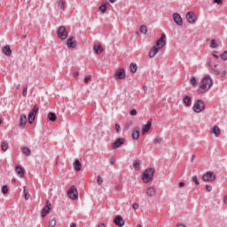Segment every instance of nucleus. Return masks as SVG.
<instances>
[{
  "label": "nucleus",
  "instance_id": "7c9ffc66",
  "mask_svg": "<svg viewBox=\"0 0 227 227\" xmlns=\"http://www.w3.org/2000/svg\"><path fill=\"white\" fill-rule=\"evenodd\" d=\"M129 70H130L131 74H136V72H137V65L131 63L129 66Z\"/></svg>",
  "mask_w": 227,
  "mask_h": 227
},
{
  "label": "nucleus",
  "instance_id": "f8f14e48",
  "mask_svg": "<svg viewBox=\"0 0 227 227\" xmlns=\"http://www.w3.org/2000/svg\"><path fill=\"white\" fill-rule=\"evenodd\" d=\"M114 223L116 226L123 227V226H125V220H123V217H121V216H120V215H117V216H115V218L114 219Z\"/></svg>",
  "mask_w": 227,
  "mask_h": 227
},
{
  "label": "nucleus",
  "instance_id": "dca6fc26",
  "mask_svg": "<svg viewBox=\"0 0 227 227\" xmlns=\"http://www.w3.org/2000/svg\"><path fill=\"white\" fill-rule=\"evenodd\" d=\"M51 212V202L46 200V206L42 210V217H45Z\"/></svg>",
  "mask_w": 227,
  "mask_h": 227
},
{
  "label": "nucleus",
  "instance_id": "ea45409f",
  "mask_svg": "<svg viewBox=\"0 0 227 227\" xmlns=\"http://www.w3.org/2000/svg\"><path fill=\"white\" fill-rule=\"evenodd\" d=\"M192 182H194V184H195L196 185H200V181L198 180V176H193L192 177Z\"/></svg>",
  "mask_w": 227,
  "mask_h": 227
},
{
  "label": "nucleus",
  "instance_id": "f03ea898",
  "mask_svg": "<svg viewBox=\"0 0 227 227\" xmlns=\"http://www.w3.org/2000/svg\"><path fill=\"white\" fill-rule=\"evenodd\" d=\"M164 45H166V34H161L160 38L156 42V45L153 46L149 51V58H155Z\"/></svg>",
  "mask_w": 227,
  "mask_h": 227
},
{
  "label": "nucleus",
  "instance_id": "052dcab7",
  "mask_svg": "<svg viewBox=\"0 0 227 227\" xmlns=\"http://www.w3.org/2000/svg\"><path fill=\"white\" fill-rule=\"evenodd\" d=\"M223 203L227 205V195L223 198Z\"/></svg>",
  "mask_w": 227,
  "mask_h": 227
},
{
  "label": "nucleus",
  "instance_id": "1a4fd4ad",
  "mask_svg": "<svg viewBox=\"0 0 227 227\" xmlns=\"http://www.w3.org/2000/svg\"><path fill=\"white\" fill-rule=\"evenodd\" d=\"M67 195L70 200H77L79 198V192H77V188L75 186H71L67 191Z\"/></svg>",
  "mask_w": 227,
  "mask_h": 227
},
{
  "label": "nucleus",
  "instance_id": "2f4dec72",
  "mask_svg": "<svg viewBox=\"0 0 227 227\" xmlns=\"http://www.w3.org/2000/svg\"><path fill=\"white\" fill-rule=\"evenodd\" d=\"M209 47L210 49H217L219 47V44L217 43V41L215 39H212Z\"/></svg>",
  "mask_w": 227,
  "mask_h": 227
},
{
  "label": "nucleus",
  "instance_id": "9b49d317",
  "mask_svg": "<svg viewBox=\"0 0 227 227\" xmlns=\"http://www.w3.org/2000/svg\"><path fill=\"white\" fill-rule=\"evenodd\" d=\"M173 20L175 24H176L177 26H184V21L182 20V16L180 15V13L175 12L173 14Z\"/></svg>",
  "mask_w": 227,
  "mask_h": 227
},
{
  "label": "nucleus",
  "instance_id": "c756f323",
  "mask_svg": "<svg viewBox=\"0 0 227 227\" xmlns=\"http://www.w3.org/2000/svg\"><path fill=\"white\" fill-rule=\"evenodd\" d=\"M94 51L96 54H101V52H103L104 51V48L102 47V45H94Z\"/></svg>",
  "mask_w": 227,
  "mask_h": 227
},
{
  "label": "nucleus",
  "instance_id": "13d9d810",
  "mask_svg": "<svg viewBox=\"0 0 227 227\" xmlns=\"http://www.w3.org/2000/svg\"><path fill=\"white\" fill-rule=\"evenodd\" d=\"M74 77H79V72H77V71L74 72Z\"/></svg>",
  "mask_w": 227,
  "mask_h": 227
},
{
  "label": "nucleus",
  "instance_id": "423d86ee",
  "mask_svg": "<svg viewBox=\"0 0 227 227\" xmlns=\"http://www.w3.org/2000/svg\"><path fill=\"white\" fill-rule=\"evenodd\" d=\"M57 35L60 40H67V38H68V31H67V28L64 26L59 27Z\"/></svg>",
  "mask_w": 227,
  "mask_h": 227
},
{
  "label": "nucleus",
  "instance_id": "5701e85b",
  "mask_svg": "<svg viewBox=\"0 0 227 227\" xmlns=\"http://www.w3.org/2000/svg\"><path fill=\"white\" fill-rule=\"evenodd\" d=\"M16 173L20 176V178H24V168L20 166H16Z\"/></svg>",
  "mask_w": 227,
  "mask_h": 227
},
{
  "label": "nucleus",
  "instance_id": "e2e57ef3",
  "mask_svg": "<svg viewBox=\"0 0 227 227\" xmlns=\"http://www.w3.org/2000/svg\"><path fill=\"white\" fill-rule=\"evenodd\" d=\"M98 227H106V223H100V224L98 225Z\"/></svg>",
  "mask_w": 227,
  "mask_h": 227
},
{
  "label": "nucleus",
  "instance_id": "20e7f679",
  "mask_svg": "<svg viewBox=\"0 0 227 227\" xmlns=\"http://www.w3.org/2000/svg\"><path fill=\"white\" fill-rule=\"evenodd\" d=\"M206 67L208 68L210 74H214V75H220L221 72L215 69L217 68V64L212 65V59L208 58L206 62Z\"/></svg>",
  "mask_w": 227,
  "mask_h": 227
},
{
  "label": "nucleus",
  "instance_id": "a878e982",
  "mask_svg": "<svg viewBox=\"0 0 227 227\" xmlns=\"http://www.w3.org/2000/svg\"><path fill=\"white\" fill-rule=\"evenodd\" d=\"M74 168L76 171H81L82 165L81 164V161L79 160H75L74 162Z\"/></svg>",
  "mask_w": 227,
  "mask_h": 227
},
{
  "label": "nucleus",
  "instance_id": "69168bd1",
  "mask_svg": "<svg viewBox=\"0 0 227 227\" xmlns=\"http://www.w3.org/2000/svg\"><path fill=\"white\" fill-rule=\"evenodd\" d=\"M110 3H116V0H109Z\"/></svg>",
  "mask_w": 227,
  "mask_h": 227
},
{
  "label": "nucleus",
  "instance_id": "2eb2a0df",
  "mask_svg": "<svg viewBox=\"0 0 227 227\" xmlns=\"http://www.w3.org/2000/svg\"><path fill=\"white\" fill-rule=\"evenodd\" d=\"M67 46L68 47V49H75V37H69L67 41Z\"/></svg>",
  "mask_w": 227,
  "mask_h": 227
},
{
  "label": "nucleus",
  "instance_id": "c85d7f7f",
  "mask_svg": "<svg viewBox=\"0 0 227 227\" xmlns=\"http://www.w3.org/2000/svg\"><path fill=\"white\" fill-rule=\"evenodd\" d=\"M48 120H50V121H56V120H58V116L54 113H49Z\"/></svg>",
  "mask_w": 227,
  "mask_h": 227
},
{
  "label": "nucleus",
  "instance_id": "a19ab883",
  "mask_svg": "<svg viewBox=\"0 0 227 227\" xmlns=\"http://www.w3.org/2000/svg\"><path fill=\"white\" fill-rule=\"evenodd\" d=\"M154 145H160L162 143V138L160 137H156L153 141Z\"/></svg>",
  "mask_w": 227,
  "mask_h": 227
},
{
  "label": "nucleus",
  "instance_id": "f3484780",
  "mask_svg": "<svg viewBox=\"0 0 227 227\" xmlns=\"http://www.w3.org/2000/svg\"><path fill=\"white\" fill-rule=\"evenodd\" d=\"M140 134H141V129H139L138 127H136L131 134L132 139H134L135 141H137V139H139Z\"/></svg>",
  "mask_w": 227,
  "mask_h": 227
},
{
  "label": "nucleus",
  "instance_id": "6e6552de",
  "mask_svg": "<svg viewBox=\"0 0 227 227\" xmlns=\"http://www.w3.org/2000/svg\"><path fill=\"white\" fill-rule=\"evenodd\" d=\"M215 178H217V176L212 171H207L202 176V180L204 182H214V180H215Z\"/></svg>",
  "mask_w": 227,
  "mask_h": 227
},
{
  "label": "nucleus",
  "instance_id": "6e6d98bb",
  "mask_svg": "<svg viewBox=\"0 0 227 227\" xmlns=\"http://www.w3.org/2000/svg\"><path fill=\"white\" fill-rule=\"evenodd\" d=\"M115 129L117 132H120V125L119 124H115Z\"/></svg>",
  "mask_w": 227,
  "mask_h": 227
},
{
  "label": "nucleus",
  "instance_id": "de8ad7c7",
  "mask_svg": "<svg viewBox=\"0 0 227 227\" xmlns=\"http://www.w3.org/2000/svg\"><path fill=\"white\" fill-rule=\"evenodd\" d=\"M206 191H207V192H212V185L207 184L206 185Z\"/></svg>",
  "mask_w": 227,
  "mask_h": 227
},
{
  "label": "nucleus",
  "instance_id": "c03bdc74",
  "mask_svg": "<svg viewBox=\"0 0 227 227\" xmlns=\"http://www.w3.org/2000/svg\"><path fill=\"white\" fill-rule=\"evenodd\" d=\"M98 185H102V184L104 183V179H102V176H98Z\"/></svg>",
  "mask_w": 227,
  "mask_h": 227
},
{
  "label": "nucleus",
  "instance_id": "72a5a7b5",
  "mask_svg": "<svg viewBox=\"0 0 227 227\" xmlns=\"http://www.w3.org/2000/svg\"><path fill=\"white\" fill-rule=\"evenodd\" d=\"M27 187L24 186L23 187V192H24V196H25V200H27L30 198L29 192H27Z\"/></svg>",
  "mask_w": 227,
  "mask_h": 227
},
{
  "label": "nucleus",
  "instance_id": "680f3d73",
  "mask_svg": "<svg viewBox=\"0 0 227 227\" xmlns=\"http://www.w3.org/2000/svg\"><path fill=\"white\" fill-rule=\"evenodd\" d=\"M70 227H77V225H76L75 223H72L70 224Z\"/></svg>",
  "mask_w": 227,
  "mask_h": 227
},
{
  "label": "nucleus",
  "instance_id": "412c9836",
  "mask_svg": "<svg viewBox=\"0 0 227 227\" xmlns=\"http://www.w3.org/2000/svg\"><path fill=\"white\" fill-rule=\"evenodd\" d=\"M211 134H215V137H219L221 136V129H219V126H214L211 129Z\"/></svg>",
  "mask_w": 227,
  "mask_h": 227
},
{
  "label": "nucleus",
  "instance_id": "79ce46f5",
  "mask_svg": "<svg viewBox=\"0 0 227 227\" xmlns=\"http://www.w3.org/2000/svg\"><path fill=\"white\" fill-rule=\"evenodd\" d=\"M3 194H8V185L2 186Z\"/></svg>",
  "mask_w": 227,
  "mask_h": 227
},
{
  "label": "nucleus",
  "instance_id": "864d4df0",
  "mask_svg": "<svg viewBox=\"0 0 227 227\" xmlns=\"http://www.w3.org/2000/svg\"><path fill=\"white\" fill-rule=\"evenodd\" d=\"M213 58H215V59H219V55L215 54V53H212Z\"/></svg>",
  "mask_w": 227,
  "mask_h": 227
},
{
  "label": "nucleus",
  "instance_id": "bb28decb",
  "mask_svg": "<svg viewBox=\"0 0 227 227\" xmlns=\"http://www.w3.org/2000/svg\"><path fill=\"white\" fill-rule=\"evenodd\" d=\"M21 151L23 155H26L27 157L31 156V149H29V147H22Z\"/></svg>",
  "mask_w": 227,
  "mask_h": 227
},
{
  "label": "nucleus",
  "instance_id": "a18cd8bd",
  "mask_svg": "<svg viewBox=\"0 0 227 227\" xmlns=\"http://www.w3.org/2000/svg\"><path fill=\"white\" fill-rule=\"evenodd\" d=\"M129 114H130V116H136V115L137 114V110L132 109V110L129 112Z\"/></svg>",
  "mask_w": 227,
  "mask_h": 227
},
{
  "label": "nucleus",
  "instance_id": "ddd939ff",
  "mask_svg": "<svg viewBox=\"0 0 227 227\" xmlns=\"http://www.w3.org/2000/svg\"><path fill=\"white\" fill-rule=\"evenodd\" d=\"M186 20L189 24H194L196 22V14L194 12H188L186 14Z\"/></svg>",
  "mask_w": 227,
  "mask_h": 227
},
{
  "label": "nucleus",
  "instance_id": "c9c22d12",
  "mask_svg": "<svg viewBox=\"0 0 227 227\" xmlns=\"http://www.w3.org/2000/svg\"><path fill=\"white\" fill-rule=\"evenodd\" d=\"M1 149L3 152H6L8 150V142L4 141L2 143Z\"/></svg>",
  "mask_w": 227,
  "mask_h": 227
},
{
  "label": "nucleus",
  "instance_id": "4d7b16f0",
  "mask_svg": "<svg viewBox=\"0 0 227 227\" xmlns=\"http://www.w3.org/2000/svg\"><path fill=\"white\" fill-rule=\"evenodd\" d=\"M184 185H185V183H184V182L179 183V187H184Z\"/></svg>",
  "mask_w": 227,
  "mask_h": 227
},
{
  "label": "nucleus",
  "instance_id": "aec40b11",
  "mask_svg": "<svg viewBox=\"0 0 227 227\" xmlns=\"http://www.w3.org/2000/svg\"><path fill=\"white\" fill-rule=\"evenodd\" d=\"M152 129V121H148L146 124L142 126V134H146Z\"/></svg>",
  "mask_w": 227,
  "mask_h": 227
},
{
  "label": "nucleus",
  "instance_id": "bf43d9fd",
  "mask_svg": "<svg viewBox=\"0 0 227 227\" xmlns=\"http://www.w3.org/2000/svg\"><path fill=\"white\" fill-rule=\"evenodd\" d=\"M176 227H186L185 224H183V223H179L176 225Z\"/></svg>",
  "mask_w": 227,
  "mask_h": 227
},
{
  "label": "nucleus",
  "instance_id": "8fccbe9b",
  "mask_svg": "<svg viewBox=\"0 0 227 227\" xmlns=\"http://www.w3.org/2000/svg\"><path fill=\"white\" fill-rule=\"evenodd\" d=\"M90 81H91V76L88 75L84 78V82H90Z\"/></svg>",
  "mask_w": 227,
  "mask_h": 227
},
{
  "label": "nucleus",
  "instance_id": "473e14b6",
  "mask_svg": "<svg viewBox=\"0 0 227 227\" xmlns=\"http://www.w3.org/2000/svg\"><path fill=\"white\" fill-rule=\"evenodd\" d=\"M140 32L143 34V35H146V33H148V27L145 25H141L140 26Z\"/></svg>",
  "mask_w": 227,
  "mask_h": 227
},
{
  "label": "nucleus",
  "instance_id": "6ab92c4d",
  "mask_svg": "<svg viewBox=\"0 0 227 227\" xmlns=\"http://www.w3.org/2000/svg\"><path fill=\"white\" fill-rule=\"evenodd\" d=\"M26 123H27V117L26 114H21L20 117V129H24Z\"/></svg>",
  "mask_w": 227,
  "mask_h": 227
},
{
  "label": "nucleus",
  "instance_id": "58836bf2",
  "mask_svg": "<svg viewBox=\"0 0 227 227\" xmlns=\"http://www.w3.org/2000/svg\"><path fill=\"white\" fill-rule=\"evenodd\" d=\"M98 10H99V12H101V13H104L107 10V5H106V4L101 5V6H99Z\"/></svg>",
  "mask_w": 227,
  "mask_h": 227
},
{
  "label": "nucleus",
  "instance_id": "0eeeda50",
  "mask_svg": "<svg viewBox=\"0 0 227 227\" xmlns=\"http://www.w3.org/2000/svg\"><path fill=\"white\" fill-rule=\"evenodd\" d=\"M39 108L38 105H35L34 107L28 113V123H33L35 121V118H36V114L38 113Z\"/></svg>",
  "mask_w": 227,
  "mask_h": 227
},
{
  "label": "nucleus",
  "instance_id": "7ed1b4c3",
  "mask_svg": "<svg viewBox=\"0 0 227 227\" xmlns=\"http://www.w3.org/2000/svg\"><path fill=\"white\" fill-rule=\"evenodd\" d=\"M154 173H155V168H146L142 174V180L144 184H148V182H150V180L153 178Z\"/></svg>",
  "mask_w": 227,
  "mask_h": 227
},
{
  "label": "nucleus",
  "instance_id": "4c0bfd02",
  "mask_svg": "<svg viewBox=\"0 0 227 227\" xmlns=\"http://www.w3.org/2000/svg\"><path fill=\"white\" fill-rule=\"evenodd\" d=\"M220 58L223 61H227V51H223V54L220 55Z\"/></svg>",
  "mask_w": 227,
  "mask_h": 227
},
{
  "label": "nucleus",
  "instance_id": "b1692460",
  "mask_svg": "<svg viewBox=\"0 0 227 227\" xmlns=\"http://www.w3.org/2000/svg\"><path fill=\"white\" fill-rule=\"evenodd\" d=\"M133 168L136 169V171H139V169H141V160H135L133 161Z\"/></svg>",
  "mask_w": 227,
  "mask_h": 227
},
{
  "label": "nucleus",
  "instance_id": "a211bd4d",
  "mask_svg": "<svg viewBox=\"0 0 227 227\" xmlns=\"http://www.w3.org/2000/svg\"><path fill=\"white\" fill-rule=\"evenodd\" d=\"M183 104H184L186 107H191V106H192V98L190 96H184L183 98Z\"/></svg>",
  "mask_w": 227,
  "mask_h": 227
},
{
  "label": "nucleus",
  "instance_id": "f257e3e1",
  "mask_svg": "<svg viewBox=\"0 0 227 227\" xmlns=\"http://www.w3.org/2000/svg\"><path fill=\"white\" fill-rule=\"evenodd\" d=\"M214 86V80H212V77H210V74H207L203 77V79L200 82V84L199 86V93L200 95H203L210 90Z\"/></svg>",
  "mask_w": 227,
  "mask_h": 227
},
{
  "label": "nucleus",
  "instance_id": "393cba45",
  "mask_svg": "<svg viewBox=\"0 0 227 227\" xmlns=\"http://www.w3.org/2000/svg\"><path fill=\"white\" fill-rule=\"evenodd\" d=\"M156 194V191H155V188L150 186L147 188V191H146V195L147 196H155Z\"/></svg>",
  "mask_w": 227,
  "mask_h": 227
},
{
  "label": "nucleus",
  "instance_id": "4468645a",
  "mask_svg": "<svg viewBox=\"0 0 227 227\" xmlns=\"http://www.w3.org/2000/svg\"><path fill=\"white\" fill-rule=\"evenodd\" d=\"M121 145H125V138H118L113 143L112 146L114 150L118 149Z\"/></svg>",
  "mask_w": 227,
  "mask_h": 227
},
{
  "label": "nucleus",
  "instance_id": "3c124183",
  "mask_svg": "<svg viewBox=\"0 0 227 227\" xmlns=\"http://www.w3.org/2000/svg\"><path fill=\"white\" fill-rule=\"evenodd\" d=\"M22 95H23V97H27V88L25 87V88L23 89Z\"/></svg>",
  "mask_w": 227,
  "mask_h": 227
},
{
  "label": "nucleus",
  "instance_id": "774afa93",
  "mask_svg": "<svg viewBox=\"0 0 227 227\" xmlns=\"http://www.w3.org/2000/svg\"><path fill=\"white\" fill-rule=\"evenodd\" d=\"M1 123H3V120L2 119H0V125H1Z\"/></svg>",
  "mask_w": 227,
  "mask_h": 227
},
{
  "label": "nucleus",
  "instance_id": "f704fd0d",
  "mask_svg": "<svg viewBox=\"0 0 227 227\" xmlns=\"http://www.w3.org/2000/svg\"><path fill=\"white\" fill-rule=\"evenodd\" d=\"M48 226L49 227H54L56 226V218H51L48 222Z\"/></svg>",
  "mask_w": 227,
  "mask_h": 227
},
{
  "label": "nucleus",
  "instance_id": "338daca9",
  "mask_svg": "<svg viewBox=\"0 0 227 227\" xmlns=\"http://www.w3.org/2000/svg\"><path fill=\"white\" fill-rule=\"evenodd\" d=\"M137 227H143V226H141V224H137Z\"/></svg>",
  "mask_w": 227,
  "mask_h": 227
},
{
  "label": "nucleus",
  "instance_id": "0e129e2a",
  "mask_svg": "<svg viewBox=\"0 0 227 227\" xmlns=\"http://www.w3.org/2000/svg\"><path fill=\"white\" fill-rule=\"evenodd\" d=\"M16 88L17 90H20V84H18Z\"/></svg>",
  "mask_w": 227,
  "mask_h": 227
},
{
  "label": "nucleus",
  "instance_id": "9d476101",
  "mask_svg": "<svg viewBox=\"0 0 227 227\" xmlns=\"http://www.w3.org/2000/svg\"><path fill=\"white\" fill-rule=\"evenodd\" d=\"M115 81H120L121 79H125L127 77V74L125 73V69L120 68L118 69L114 75Z\"/></svg>",
  "mask_w": 227,
  "mask_h": 227
},
{
  "label": "nucleus",
  "instance_id": "603ef678",
  "mask_svg": "<svg viewBox=\"0 0 227 227\" xmlns=\"http://www.w3.org/2000/svg\"><path fill=\"white\" fill-rule=\"evenodd\" d=\"M215 4H223V0H214Z\"/></svg>",
  "mask_w": 227,
  "mask_h": 227
},
{
  "label": "nucleus",
  "instance_id": "37998d69",
  "mask_svg": "<svg viewBox=\"0 0 227 227\" xmlns=\"http://www.w3.org/2000/svg\"><path fill=\"white\" fill-rule=\"evenodd\" d=\"M132 125H133L132 121H129L126 123V125H125L126 130H129V129H130V127H132Z\"/></svg>",
  "mask_w": 227,
  "mask_h": 227
},
{
  "label": "nucleus",
  "instance_id": "09e8293b",
  "mask_svg": "<svg viewBox=\"0 0 227 227\" xmlns=\"http://www.w3.org/2000/svg\"><path fill=\"white\" fill-rule=\"evenodd\" d=\"M132 207H133V210H137V208H139V204L134 203V204L132 205Z\"/></svg>",
  "mask_w": 227,
  "mask_h": 227
},
{
  "label": "nucleus",
  "instance_id": "5fc2aeb1",
  "mask_svg": "<svg viewBox=\"0 0 227 227\" xmlns=\"http://www.w3.org/2000/svg\"><path fill=\"white\" fill-rule=\"evenodd\" d=\"M227 74L226 70H223V73L221 74V77H224Z\"/></svg>",
  "mask_w": 227,
  "mask_h": 227
},
{
  "label": "nucleus",
  "instance_id": "39448f33",
  "mask_svg": "<svg viewBox=\"0 0 227 227\" xmlns=\"http://www.w3.org/2000/svg\"><path fill=\"white\" fill-rule=\"evenodd\" d=\"M204 109H205V102H203V100L199 99L193 104L192 111L194 113L200 114L201 113V111H204Z\"/></svg>",
  "mask_w": 227,
  "mask_h": 227
},
{
  "label": "nucleus",
  "instance_id": "4be33fe9",
  "mask_svg": "<svg viewBox=\"0 0 227 227\" xmlns=\"http://www.w3.org/2000/svg\"><path fill=\"white\" fill-rule=\"evenodd\" d=\"M3 54L5 56H12V49L10 48V45H5L2 50Z\"/></svg>",
  "mask_w": 227,
  "mask_h": 227
},
{
  "label": "nucleus",
  "instance_id": "cd10ccee",
  "mask_svg": "<svg viewBox=\"0 0 227 227\" xmlns=\"http://www.w3.org/2000/svg\"><path fill=\"white\" fill-rule=\"evenodd\" d=\"M57 6L59 8L62 12H65V2L63 0H58L57 1Z\"/></svg>",
  "mask_w": 227,
  "mask_h": 227
},
{
  "label": "nucleus",
  "instance_id": "49530a36",
  "mask_svg": "<svg viewBox=\"0 0 227 227\" xmlns=\"http://www.w3.org/2000/svg\"><path fill=\"white\" fill-rule=\"evenodd\" d=\"M110 164L113 166L114 164H116V157H112L110 159Z\"/></svg>",
  "mask_w": 227,
  "mask_h": 227
},
{
  "label": "nucleus",
  "instance_id": "e433bc0d",
  "mask_svg": "<svg viewBox=\"0 0 227 227\" xmlns=\"http://www.w3.org/2000/svg\"><path fill=\"white\" fill-rule=\"evenodd\" d=\"M190 84L193 86V88H196L197 80L195 76H192L190 80Z\"/></svg>",
  "mask_w": 227,
  "mask_h": 227
}]
</instances>
